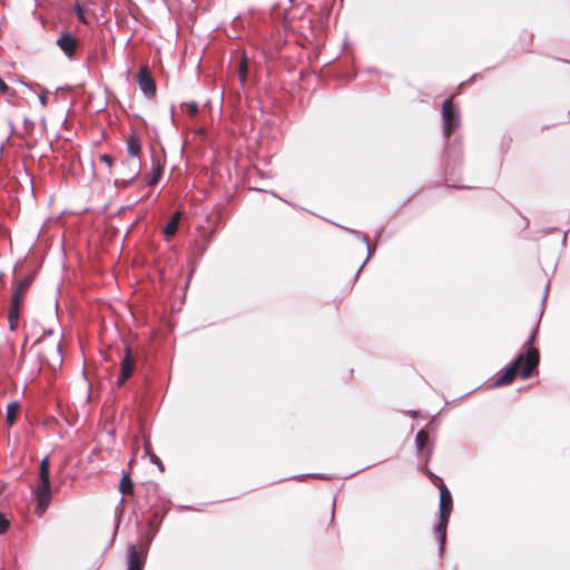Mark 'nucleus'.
I'll list each match as a JSON object with an SVG mask.
<instances>
[{
	"label": "nucleus",
	"instance_id": "1",
	"mask_svg": "<svg viewBox=\"0 0 570 570\" xmlns=\"http://www.w3.org/2000/svg\"><path fill=\"white\" fill-rule=\"evenodd\" d=\"M537 330H533L530 337L525 341L523 344V347L525 348V354H520L512 363L511 365L504 371V373L499 376L495 382L494 386H502L510 384L515 375L517 370L521 366L520 374L522 379H528L532 374L533 370L539 364V352L538 350L533 348L532 345L534 343Z\"/></svg>",
	"mask_w": 570,
	"mask_h": 570
},
{
	"label": "nucleus",
	"instance_id": "2",
	"mask_svg": "<svg viewBox=\"0 0 570 570\" xmlns=\"http://www.w3.org/2000/svg\"><path fill=\"white\" fill-rule=\"evenodd\" d=\"M127 150L130 156L127 160V165L130 167V176L127 180L122 179V186H128L138 176L140 170L139 154L141 151V141L135 134H131L127 139Z\"/></svg>",
	"mask_w": 570,
	"mask_h": 570
},
{
	"label": "nucleus",
	"instance_id": "3",
	"mask_svg": "<svg viewBox=\"0 0 570 570\" xmlns=\"http://www.w3.org/2000/svg\"><path fill=\"white\" fill-rule=\"evenodd\" d=\"M32 494L37 501L35 512L38 517H42L51 502L50 479H39V483L32 491Z\"/></svg>",
	"mask_w": 570,
	"mask_h": 570
},
{
	"label": "nucleus",
	"instance_id": "4",
	"mask_svg": "<svg viewBox=\"0 0 570 570\" xmlns=\"http://www.w3.org/2000/svg\"><path fill=\"white\" fill-rule=\"evenodd\" d=\"M442 119L444 137L449 138L460 122L456 107L449 99L444 100L442 104Z\"/></svg>",
	"mask_w": 570,
	"mask_h": 570
},
{
	"label": "nucleus",
	"instance_id": "5",
	"mask_svg": "<svg viewBox=\"0 0 570 570\" xmlns=\"http://www.w3.org/2000/svg\"><path fill=\"white\" fill-rule=\"evenodd\" d=\"M138 86L142 94L149 98L156 94V83L147 67H141L137 75Z\"/></svg>",
	"mask_w": 570,
	"mask_h": 570
},
{
	"label": "nucleus",
	"instance_id": "6",
	"mask_svg": "<svg viewBox=\"0 0 570 570\" xmlns=\"http://www.w3.org/2000/svg\"><path fill=\"white\" fill-rule=\"evenodd\" d=\"M135 360L131 355L129 346L125 347V355L120 361V375L117 379V385L121 386L126 380L132 374Z\"/></svg>",
	"mask_w": 570,
	"mask_h": 570
},
{
	"label": "nucleus",
	"instance_id": "7",
	"mask_svg": "<svg viewBox=\"0 0 570 570\" xmlns=\"http://www.w3.org/2000/svg\"><path fill=\"white\" fill-rule=\"evenodd\" d=\"M452 508L449 509H440V520L439 523L434 528V532L436 534V538L439 540L440 547L439 550L442 553L446 540V524L450 518Z\"/></svg>",
	"mask_w": 570,
	"mask_h": 570
},
{
	"label": "nucleus",
	"instance_id": "8",
	"mask_svg": "<svg viewBox=\"0 0 570 570\" xmlns=\"http://www.w3.org/2000/svg\"><path fill=\"white\" fill-rule=\"evenodd\" d=\"M59 49L71 59L78 48V39L70 32H63L56 41Z\"/></svg>",
	"mask_w": 570,
	"mask_h": 570
},
{
	"label": "nucleus",
	"instance_id": "9",
	"mask_svg": "<svg viewBox=\"0 0 570 570\" xmlns=\"http://www.w3.org/2000/svg\"><path fill=\"white\" fill-rule=\"evenodd\" d=\"M128 554V568L127 570H142L145 558L142 552H138L134 544H129L127 548Z\"/></svg>",
	"mask_w": 570,
	"mask_h": 570
},
{
	"label": "nucleus",
	"instance_id": "10",
	"mask_svg": "<svg viewBox=\"0 0 570 570\" xmlns=\"http://www.w3.org/2000/svg\"><path fill=\"white\" fill-rule=\"evenodd\" d=\"M21 301L17 298H11L10 308H9V327L11 331H14L18 326L19 314H20Z\"/></svg>",
	"mask_w": 570,
	"mask_h": 570
},
{
	"label": "nucleus",
	"instance_id": "11",
	"mask_svg": "<svg viewBox=\"0 0 570 570\" xmlns=\"http://www.w3.org/2000/svg\"><path fill=\"white\" fill-rule=\"evenodd\" d=\"M32 282H33L32 275H28L24 278L20 279L17 285V288L14 289V292L12 294V298H17L18 301L22 302L23 293L29 288V286L31 285Z\"/></svg>",
	"mask_w": 570,
	"mask_h": 570
},
{
	"label": "nucleus",
	"instance_id": "12",
	"mask_svg": "<svg viewBox=\"0 0 570 570\" xmlns=\"http://www.w3.org/2000/svg\"><path fill=\"white\" fill-rule=\"evenodd\" d=\"M180 212H176L171 218L169 219V222L166 224L165 228H164V234L166 236L167 239H169L170 237H173L175 235V233L177 232L178 229V224H179V220H180Z\"/></svg>",
	"mask_w": 570,
	"mask_h": 570
},
{
	"label": "nucleus",
	"instance_id": "13",
	"mask_svg": "<svg viewBox=\"0 0 570 570\" xmlns=\"http://www.w3.org/2000/svg\"><path fill=\"white\" fill-rule=\"evenodd\" d=\"M452 508V497L449 489L442 484L440 487V509Z\"/></svg>",
	"mask_w": 570,
	"mask_h": 570
},
{
	"label": "nucleus",
	"instance_id": "14",
	"mask_svg": "<svg viewBox=\"0 0 570 570\" xmlns=\"http://www.w3.org/2000/svg\"><path fill=\"white\" fill-rule=\"evenodd\" d=\"M119 490L125 495H128V494L132 493V491H134V483H132L131 478L128 474H125L121 478V481H120V484H119Z\"/></svg>",
	"mask_w": 570,
	"mask_h": 570
},
{
	"label": "nucleus",
	"instance_id": "15",
	"mask_svg": "<svg viewBox=\"0 0 570 570\" xmlns=\"http://www.w3.org/2000/svg\"><path fill=\"white\" fill-rule=\"evenodd\" d=\"M18 410H19V403L18 402H10L7 405V414H6V416H7V421H8V423L10 425L14 423Z\"/></svg>",
	"mask_w": 570,
	"mask_h": 570
},
{
	"label": "nucleus",
	"instance_id": "16",
	"mask_svg": "<svg viewBox=\"0 0 570 570\" xmlns=\"http://www.w3.org/2000/svg\"><path fill=\"white\" fill-rule=\"evenodd\" d=\"M428 433L424 431V430H420L417 433H416V436H415V444H416V450L420 452L423 450L426 441H428Z\"/></svg>",
	"mask_w": 570,
	"mask_h": 570
},
{
	"label": "nucleus",
	"instance_id": "17",
	"mask_svg": "<svg viewBox=\"0 0 570 570\" xmlns=\"http://www.w3.org/2000/svg\"><path fill=\"white\" fill-rule=\"evenodd\" d=\"M247 70H248L247 58H246V56H243L242 60L239 62V66H238V77H239L240 82L245 81Z\"/></svg>",
	"mask_w": 570,
	"mask_h": 570
},
{
	"label": "nucleus",
	"instance_id": "18",
	"mask_svg": "<svg viewBox=\"0 0 570 570\" xmlns=\"http://www.w3.org/2000/svg\"><path fill=\"white\" fill-rule=\"evenodd\" d=\"M181 109L188 116H195L198 112V105L195 101L181 104Z\"/></svg>",
	"mask_w": 570,
	"mask_h": 570
},
{
	"label": "nucleus",
	"instance_id": "19",
	"mask_svg": "<svg viewBox=\"0 0 570 570\" xmlns=\"http://www.w3.org/2000/svg\"><path fill=\"white\" fill-rule=\"evenodd\" d=\"M49 459L43 458L40 462L39 479H49Z\"/></svg>",
	"mask_w": 570,
	"mask_h": 570
},
{
	"label": "nucleus",
	"instance_id": "20",
	"mask_svg": "<svg viewBox=\"0 0 570 570\" xmlns=\"http://www.w3.org/2000/svg\"><path fill=\"white\" fill-rule=\"evenodd\" d=\"M76 13L80 21L86 22V10L81 4H76L75 7Z\"/></svg>",
	"mask_w": 570,
	"mask_h": 570
},
{
	"label": "nucleus",
	"instance_id": "21",
	"mask_svg": "<svg viewBox=\"0 0 570 570\" xmlns=\"http://www.w3.org/2000/svg\"><path fill=\"white\" fill-rule=\"evenodd\" d=\"M9 529V521L8 519L0 513V534H3Z\"/></svg>",
	"mask_w": 570,
	"mask_h": 570
},
{
	"label": "nucleus",
	"instance_id": "22",
	"mask_svg": "<svg viewBox=\"0 0 570 570\" xmlns=\"http://www.w3.org/2000/svg\"><path fill=\"white\" fill-rule=\"evenodd\" d=\"M160 178V170L155 171L153 176L149 178L148 184L150 186L156 185Z\"/></svg>",
	"mask_w": 570,
	"mask_h": 570
},
{
	"label": "nucleus",
	"instance_id": "23",
	"mask_svg": "<svg viewBox=\"0 0 570 570\" xmlns=\"http://www.w3.org/2000/svg\"><path fill=\"white\" fill-rule=\"evenodd\" d=\"M149 458L154 464H156L160 470H163V463L156 454L149 453Z\"/></svg>",
	"mask_w": 570,
	"mask_h": 570
},
{
	"label": "nucleus",
	"instance_id": "24",
	"mask_svg": "<svg viewBox=\"0 0 570 570\" xmlns=\"http://www.w3.org/2000/svg\"><path fill=\"white\" fill-rule=\"evenodd\" d=\"M100 160L107 164L109 167L112 165V157L108 154L100 155Z\"/></svg>",
	"mask_w": 570,
	"mask_h": 570
},
{
	"label": "nucleus",
	"instance_id": "25",
	"mask_svg": "<svg viewBox=\"0 0 570 570\" xmlns=\"http://www.w3.org/2000/svg\"><path fill=\"white\" fill-rule=\"evenodd\" d=\"M9 90V86L6 83V81L0 78V92L6 94Z\"/></svg>",
	"mask_w": 570,
	"mask_h": 570
},
{
	"label": "nucleus",
	"instance_id": "26",
	"mask_svg": "<svg viewBox=\"0 0 570 570\" xmlns=\"http://www.w3.org/2000/svg\"><path fill=\"white\" fill-rule=\"evenodd\" d=\"M362 239H363V242L365 243V245H366V247H367V252H368L367 257H370V256H371V254H372V252H371V247H370L368 238H367L366 236H364V235H363V236H362ZM367 259H368V258H366V261H367Z\"/></svg>",
	"mask_w": 570,
	"mask_h": 570
},
{
	"label": "nucleus",
	"instance_id": "27",
	"mask_svg": "<svg viewBox=\"0 0 570 570\" xmlns=\"http://www.w3.org/2000/svg\"><path fill=\"white\" fill-rule=\"evenodd\" d=\"M39 102H40L41 106L45 107L47 105V102H48L47 96L46 95H40L39 96Z\"/></svg>",
	"mask_w": 570,
	"mask_h": 570
},
{
	"label": "nucleus",
	"instance_id": "28",
	"mask_svg": "<svg viewBox=\"0 0 570 570\" xmlns=\"http://www.w3.org/2000/svg\"><path fill=\"white\" fill-rule=\"evenodd\" d=\"M56 348H57V352H58V355H59V361L61 362L62 358H61V347H60V345L57 344Z\"/></svg>",
	"mask_w": 570,
	"mask_h": 570
},
{
	"label": "nucleus",
	"instance_id": "29",
	"mask_svg": "<svg viewBox=\"0 0 570 570\" xmlns=\"http://www.w3.org/2000/svg\"><path fill=\"white\" fill-rule=\"evenodd\" d=\"M45 334L46 335H52L53 334V330L52 328L46 330Z\"/></svg>",
	"mask_w": 570,
	"mask_h": 570
},
{
	"label": "nucleus",
	"instance_id": "30",
	"mask_svg": "<svg viewBox=\"0 0 570 570\" xmlns=\"http://www.w3.org/2000/svg\"><path fill=\"white\" fill-rule=\"evenodd\" d=\"M57 313H58V302L56 301L55 302V315L57 316Z\"/></svg>",
	"mask_w": 570,
	"mask_h": 570
},
{
	"label": "nucleus",
	"instance_id": "31",
	"mask_svg": "<svg viewBox=\"0 0 570 570\" xmlns=\"http://www.w3.org/2000/svg\"><path fill=\"white\" fill-rule=\"evenodd\" d=\"M24 124H26V125H32V122H31V121H29L27 118L24 119Z\"/></svg>",
	"mask_w": 570,
	"mask_h": 570
},
{
	"label": "nucleus",
	"instance_id": "32",
	"mask_svg": "<svg viewBox=\"0 0 570 570\" xmlns=\"http://www.w3.org/2000/svg\"><path fill=\"white\" fill-rule=\"evenodd\" d=\"M365 263H366V261L360 266L358 272H361V269H363V266Z\"/></svg>",
	"mask_w": 570,
	"mask_h": 570
},
{
	"label": "nucleus",
	"instance_id": "33",
	"mask_svg": "<svg viewBox=\"0 0 570 570\" xmlns=\"http://www.w3.org/2000/svg\"><path fill=\"white\" fill-rule=\"evenodd\" d=\"M291 3H294L295 0H288Z\"/></svg>",
	"mask_w": 570,
	"mask_h": 570
}]
</instances>
